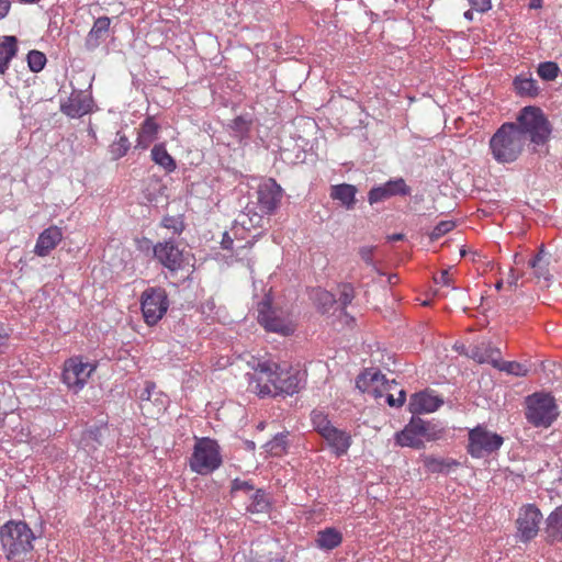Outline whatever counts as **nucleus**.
I'll use <instances>...</instances> for the list:
<instances>
[{
    "label": "nucleus",
    "mask_w": 562,
    "mask_h": 562,
    "mask_svg": "<svg viewBox=\"0 0 562 562\" xmlns=\"http://www.w3.org/2000/svg\"><path fill=\"white\" fill-rule=\"evenodd\" d=\"M385 398H386V403L391 407H401L405 403L406 393L404 390H400L397 397H395L394 394H392V393H390V391H387Z\"/></svg>",
    "instance_id": "44"
},
{
    "label": "nucleus",
    "mask_w": 562,
    "mask_h": 562,
    "mask_svg": "<svg viewBox=\"0 0 562 562\" xmlns=\"http://www.w3.org/2000/svg\"><path fill=\"white\" fill-rule=\"evenodd\" d=\"M101 429L99 427H92L85 431L83 439L100 442Z\"/></svg>",
    "instance_id": "48"
},
{
    "label": "nucleus",
    "mask_w": 562,
    "mask_h": 562,
    "mask_svg": "<svg viewBox=\"0 0 562 562\" xmlns=\"http://www.w3.org/2000/svg\"><path fill=\"white\" fill-rule=\"evenodd\" d=\"M233 244H234L233 238L229 236L228 233L225 232L223 234V238H222V241H221L222 248L223 249H232L233 248Z\"/></svg>",
    "instance_id": "54"
},
{
    "label": "nucleus",
    "mask_w": 562,
    "mask_h": 562,
    "mask_svg": "<svg viewBox=\"0 0 562 562\" xmlns=\"http://www.w3.org/2000/svg\"><path fill=\"white\" fill-rule=\"evenodd\" d=\"M502 288H503V281L501 280V281H498V282L495 284V289H496L497 291H499Z\"/></svg>",
    "instance_id": "62"
},
{
    "label": "nucleus",
    "mask_w": 562,
    "mask_h": 562,
    "mask_svg": "<svg viewBox=\"0 0 562 562\" xmlns=\"http://www.w3.org/2000/svg\"><path fill=\"white\" fill-rule=\"evenodd\" d=\"M311 422L313 424L314 430L317 431L321 436L334 427L328 419L327 414L317 409L312 411Z\"/></svg>",
    "instance_id": "33"
},
{
    "label": "nucleus",
    "mask_w": 562,
    "mask_h": 562,
    "mask_svg": "<svg viewBox=\"0 0 562 562\" xmlns=\"http://www.w3.org/2000/svg\"><path fill=\"white\" fill-rule=\"evenodd\" d=\"M396 445L401 447H412L416 449H420L424 447L422 438L417 436V432L411 428V425L407 424L405 428L395 434Z\"/></svg>",
    "instance_id": "28"
},
{
    "label": "nucleus",
    "mask_w": 562,
    "mask_h": 562,
    "mask_svg": "<svg viewBox=\"0 0 562 562\" xmlns=\"http://www.w3.org/2000/svg\"><path fill=\"white\" fill-rule=\"evenodd\" d=\"M10 335L8 330L1 325L0 326V352H3L8 348Z\"/></svg>",
    "instance_id": "50"
},
{
    "label": "nucleus",
    "mask_w": 562,
    "mask_h": 562,
    "mask_svg": "<svg viewBox=\"0 0 562 562\" xmlns=\"http://www.w3.org/2000/svg\"><path fill=\"white\" fill-rule=\"evenodd\" d=\"M222 464L220 447L210 438L198 439L190 458V468L193 472L205 475L218 469Z\"/></svg>",
    "instance_id": "5"
},
{
    "label": "nucleus",
    "mask_w": 562,
    "mask_h": 562,
    "mask_svg": "<svg viewBox=\"0 0 562 562\" xmlns=\"http://www.w3.org/2000/svg\"><path fill=\"white\" fill-rule=\"evenodd\" d=\"M258 322L267 331L289 336L294 333L295 325L282 311L273 308L270 303L261 302L258 310Z\"/></svg>",
    "instance_id": "9"
},
{
    "label": "nucleus",
    "mask_w": 562,
    "mask_h": 562,
    "mask_svg": "<svg viewBox=\"0 0 562 562\" xmlns=\"http://www.w3.org/2000/svg\"><path fill=\"white\" fill-rule=\"evenodd\" d=\"M526 418L535 427H549L558 417L554 397L546 393H535L526 398Z\"/></svg>",
    "instance_id": "4"
},
{
    "label": "nucleus",
    "mask_w": 562,
    "mask_h": 562,
    "mask_svg": "<svg viewBox=\"0 0 562 562\" xmlns=\"http://www.w3.org/2000/svg\"><path fill=\"white\" fill-rule=\"evenodd\" d=\"M435 281L437 283H442L443 285H447V286L451 285V283H452V279H451L448 270L441 271L440 277L436 278Z\"/></svg>",
    "instance_id": "51"
},
{
    "label": "nucleus",
    "mask_w": 562,
    "mask_h": 562,
    "mask_svg": "<svg viewBox=\"0 0 562 562\" xmlns=\"http://www.w3.org/2000/svg\"><path fill=\"white\" fill-rule=\"evenodd\" d=\"M457 464L458 463L456 461H450V460H445V459L429 458L426 460V467L432 473L443 472L445 470H448L451 465H457Z\"/></svg>",
    "instance_id": "38"
},
{
    "label": "nucleus",
    "mask_w": 562,
    "mask_h": 562,
    "mask_svg": "<svg viewBox=\"0 0 562 562\" xmlns=\"http://www.w3.org/2000/svg\"><path fill=\"white\" fill-rule=\"evenodd\" d=\"M154 258L171 274L184 269L186 258L183 251L173 239L157 243L153 247Z\"/></svg>",
    "instance_id": "10"
},
{
    "label": "nucleus",
    "mask_w": 562,
    "mask_h": 562,
    "mask_svg": "<svg viewBox=\"0 0 562 562\" xmlns=\"http://www.w3.org/2000/svg\"><path fill=\"white\" fill-rule=\"evenodd\" d=\"M18 53V40L15 36H4L0 44V75H4L11 59Z\"/></svg>",
    "instance_id": "27"
},
{
    "label": "nucleus",
    "mask_w": 562,
    "mask_h": 562,
    "mask_svg": "<svg viewBox=\"0 0 562 562\" xmlns=\"http://www.w3.org/2000/svg\"><path fill=\"white\" fill-rule=\"evenodd\" d=\"M382 385L385 391H392L396 386V382L387 381L383 374L373 370H366L356 380V386L361 392H367L375 398L384 396V391L379 387Z\"/></svg>",
    "instance_id": "14"
},
{
    "label": "nucleus",
    "mask_w": 562,
    "mask_h": 562,
    "mask_svg": "<svg viewBox=\"0 0 562 562\" xmlns=\"http://www.w3.org/2000/svg\"><path fill=\"white\" fill-rule=\"evenodd\" d=\"M246 562H283V559L280 557H274V558L258 557V558H250Z\"/></svg>",
    "instance_id": "52"
},
{
    "label": "nucleus",
    "mask_w": 562,
    "mask_h": 562,
    "mask_svg": "<svg viewBox=\"0 0 562 562\" xmlns=\"http://www.w3.org/2000/svg\"><path fill=\"white\" fill-rule=\"evenodd\" d=\"M35 536L24 521L9 520L0 527V542L8 560L30 552Z\"/></svg>",
    "instance_id": "2"
},
{
    "label": "nucleus",
    "mask_w": 562,
    "mask_h": 562,
    "mask_svg": "<svg viewBox=\"0 0 562 562\" xmlns=\"http://www.w3.org/2000/svg\"><path fill=\"white\" fill-rule=\"evenodd\" d=\"M464 18H465L467 20H470V21H471V20H473V13H472V11H471V10L465 11V12H464Z\"/></svg>",
    "instance_id": "61"
},
{
    "label": "nucleus",
    "mask_w": 562,
    "mask_h": 562,
    "mask_svg": "<svg viewBox=\"0 0 562 562\" xmlns=\"http://www.w3.org/2000/svg\"><path fill=\"white\" fill-rule=\"evenodd\" d=\"M357 188L349 183L331 186L330 198L337 200L347 210H353L356 204Z\"/></svg>",
    "instance_id": "21"
},
{
    "label": "nucleus",
    "mask_w": 562,
    "mask_h": 562,
    "mask_svg": "<svg viewBox=\"0 0 562 562\" xmlns=\"http://www.w3.org/2000/svg\"><path fill=\"white\" fill-rule=\"evenodd\" d=\"M27 64L33 72H38L45 67L46 56L40 50H31L27 54Z\"/></svg>",
    "instance_id": "37"
},
{
    "label": "nucleus",
    "mask_w": 562,
    "mask_h": 562,
    "mask_svg": "<svg viewBox=\"0 0 562 562\" xmlns=\"http://www.w3.org/2000/svg\"><path fill=\"white\" fill-rule=\"evenodd\" d=\"M130 147L131 143L128 138L125 135L117 133V139L114 140L110 146V153L112 155V158L119 159L123 157L127 153Z\"/></svg>",
    "instance_id": "35"
},
{
    "label": "nucleus",
    "mask_w": 562,
    "mask_h": 562,
    "mask_svg": "<svg viewBox=\"0 0 562 562\" xmlns=\"http://www.w3.org/2000/svg\"><path fill=\"white\" fill-rule=\"evenodd\" d=\"M151 159L167 172L173 171L177 167L175 159L168 154L164 144H158L153 147Z\"/></svg>",
    "instance_id": "29"
},
{
    "label": "nucleus",
    "mask_w": 562,
    "mask_h": 562,
    "mask_svg": "<svg viewBox=\"0 0 562 562\" xmlns=\"http://www.w3.org/2000/svg\"><path fill=\"white\" fill-rule=\"evenodd\" d=\"M513 87L515 92L522 98H536L540 88L531 75L520 74L513 80Z\"/></svg>",
    "instance_id": "22"
},
{
    "label": "nucleus",
    "mask_w": 562,
    "mask_h": 562,
    "mask_svg": "<svg viewBox=\"0 0 562 562\" xmlns=\"http://www.w3.org/2000/svg\"><path fill=\"white\" fill-rule=\"evenodd\" d=\"M251 125V121L247 117L239 115L235 117L231 124V127L234 132L239 135H245L249 132Z\"/></svg>",
    "instance_id": "42"
},
{
    "label": "nucleus",
    "mask_w": 562,
    "mask_h": 562,
    "mask_svg": "<svg viewBox=\"0 0 562 562\" xmlns=\"http://www.w3.org/2000/svg\"><path fill=\"white\" fill-rule=\"evenodd\" d=\"M156 389V384L154 382H146L145 389L142 391L139 398L142 401H150L151 394Z\"/></svg>",
    "instance_id": "49"
},
{
    "label": "nucleus",
    "mask_w": 562,
    "mask_h": 562,
    "mask_svg": "<svg viewBox=\"0 0 562 562\" xmlns=\"http://www.w3.org/2000/svg\"><path fill=\"white\" fill-rule=\"evenodd\" d=\"M549 255L546 252L544 247L541 246L537 255L529 260L528 266L533 270V274L537 279H543L549 282L552 276L549 272Z\"/></svg>",
    "instance_id": "26"
},
{
    "label": "nucleus",
    "mask_w": 562,
    "mask_h": 562,
    "mask_svg": "<svg viewBox=\"0 0 562 562\" xmlns=\"http://www.w3.org/2000/svg\"><path fill=\"white\" fill-rule=\"evenodd\" d=\"M469 2L479 12H486L492 8L491 0H469Z\"/></svg>",
    "instance_id": "47"
},
{
    "label": "nucleus",
    "mask_w": 562,
    "mask_h": 562,
    "mask_svg": "<svg viewBox=\"0 0 562 562\" xmlns=\"http://www.w3.org/2000/svg\"><path fill=\"white\" fill-rule=\"evenodd\" d=\"M250 247H251V244H250V243H247V244L243 245V246L239 248V252H237V255H239L240 252H244V251H246V252H247V251H249Z\"/></svg>",
    "instance_id": "60"
},
{
    "label": "nucleus",
    "mask_w": 562,
    "mask_h": 562,
    "mask_svg": "<svg viewBox=\"0 0 562 562\" xmlns=\"http://www.w3.org/2000/svg\"><path fill=\"white\" fill-rule=\"evenodd\" d=\"M544 531L549 542L562 541V505L548 516Z\"/></svg>",
    "instance_id": "25"
},
{
    "label": "nucleus",
    "mask_w": 562,
    "mask_h": 562,
    "mask_svg": "<svg viewBox=\"0 0 562 562\" xmlns=\"http://www.w3.org/2000/svg\"><path fill=\"white\" fill-rule=\"evenodd\" d=\"M529 7L531 9H540L542 7V0H531Z\"/></svg>",
    "instance_id": "59"
},
{
    "label": "nucleus",
    "mask_w": 562,
    "mask_h": 562,
    "mask_svg": "<svg viewBox=\"0 0 562 562\" xmlns=\"http://www.w3.org/2000/svg\"><path fill=\"white\" fill-rule=\"evenodd\" d=\"M341 542L342 535L334 527H327L319 530L315 538L316 547L325 551H330L337 548Z\"/></svg>",
    "instance_id": "24"
},
{
    "label": "nucleus",
    "mask_w": 562,
    "mask_h": 562,
    "mask_svg": "<svg viewBox=\"0 0 562 562\" xmlns=\"http://www.w3.org/2000/svg\"><path fill=\"white\" fill-rule=\"evenodd\" d=\"M279 378L272 389L273 396L280 394L293 395L304 387L305 384V372L301 370L281 369Z\"/></svg>",
    "instance_id": "15"
},
{
    "label": "nucleus",
    "mask_w": 562,
    "mask_h": 562,
    "mask_svg": "<svg viewBox=\"0 0 562 562\" xmlns=\"http://www.w3.org/2000/svg\"><path fill=\"white\" fill-rule=\"evenodd\" d=\"M374 249H375V247H369V246H363V247L359 248V256L368 266H374V262H373Z\"/></svg>",
    "instance_id": "46"
},
{
    "label": "nucleus",
    "mask_w": 562,
    "mask_h": 562,
    "mask_svg": "<svg viewBox=\"0 0 562 562\" xmlns=\"http://www.w3.org/2000/svg\"><path fill=\"white\" fill-rule=\"evenodd\" d=\"M518 280H519V274H517L514 269H510L509 276H508V280H507L508 286L509 288H517L518 286Z\"/></svg>",
    "instance_id": "53"
},
{
    "label": "nucleus",
    "mask_w": 562,
    "mask_h": 562,
    "mask_svg": "<svg viewBox=\"0 0 562 562\" xmlns=\"http://www.w3.org/2000/svg\"><path fill=\"white\" fill-rule=\"evenodd\" d=\"M408 424L417 432V436L422 438L423 442L437 439L442 431L437 424L424 420L420 417H412Z\"/></svg>",
    "instance_id": "23"
},
{
    "label": "nucleus",
    "mask_w": 562,
    "mask_h": 562,
    "mask_svg": "<svg viewBox=\"0 0 562 562\" xmlns=\"http://www.w3.org/2000/svg\"><path fill=\"white\" fill-rule=\"evenodd\" d=\"M153 142L154 140H147L146 137H143V134L140 132L138 133L137 147L147 148L149 146V144Z\"/></svg>",
    "instance_id": "57"
},
{
    "label": "nucleus",
    "mask_w": 562,
    "mask_h": 562,
    "mask_svg": "<svg viewBox=\"0 0 562 562\" xmlns=\"http://www.w3.org/2000/svg\"><path fill=\"white\" fill-rule=\"evenodd\" d=\"M161 225L165 228L172 229L176 234H181L184 228L183 222L172 216L164 217Z\"/></svg>",
    "instance_id": "43"
},
{
    "label": "nucleus",
    "mask_w": 562,
    "mask_h": 562,
    "mask_svg": "<svg viewBox=\"0 0 562 562\" xmlns=\"http://www.w3.org/2000/svg\"><path fill=\"white\" fill-rule=\"evenodd\" d=\"M322 437L326 440L327 445L337 457L346 454L351 446L350 435L336 427L330 428Z\"/></svg>",
    "instance_id": "20"
},
{
    "label": "nucleus",
    "mask_w": 562,
    "mask_h": 562,
    "mask_svg": "<svg viewBox=\"0 0 562 562\" xmlns=\"http://www.w3.org/2000/svg\"><path fill=\"white\" fill-rule=\"evenodd\" d=\"M169 300L161 286H149L140 295V308L147 325H156L167 313Z\"/></svg>",
    "instance_id": "6"
},
{
    "label": "nucleus",
    "mask_w": 562,
    "mask_h": 562,
    "mask_svg": "<svg viewBox=\"0 0 562 562\" xmlns=\"http://www.w3.org/2000/svg\"><path fill=\"white\" fill-rule=\"evenodd\" d=\"M559 71V66L554 61L540 63L537 68V74L546 81L554 80L558 77Z\"/></svg>",
    "instance_id": "36"
},
{
    "label": "nucleus",
    "mask_w": 562,
    "mask_h": 562,
    "mask_svg": "<svg viewBox=\"0 0 562 562\" xmlns=\"http://www.w3.org/2000/svg\"><path fill=\"white\" fill-rule=\"evenodd\" d=\"M61 239V229L57 226H49L40 234L34 252L40 257H45L60 243Z\"/></svg>",
    "instance_id": "17"
},
{
    "label": "nucleus",
    "mask_w": 562,
    "mask_h": 562,
    "mask_svg": "<svg viewBox=\"0 0 562 562\" xmlns=\"http://www.w3.org/2000/svg\"><path fill=\"white\" fill-rule=\"evenodd\" d=\"M492 366L499 371H504L515 376H526L529 371L526 364L516 361H502L501 359H493Z\"/></svg>",
    "instance_id": "31"
},
{
    "label": "nucleus",
    "mask_w": 562,
    "mask_h": 562,
    "mask_svg": "<svg viewBox=\"0 0 562 562\" xmlns=\"http://www.w3.org/2000/svg\"><path fill=\"white\" fill-rule=\"evenodd\" d=\"M247 447H248L249 449L254 450V449H255V442H254V441H248V442H247Z\"/></svg>",
    "instance_id": "63"
},
{
    "label": "nucleus",
    "mask_w": 562,
    "mask_h": 562,
    "mask_svg": "<svg viewBox=\"0 0 562 562\" xmlns=\"http://www.w3.org/2000/svg\"><path fill=\"white\" fill-rule=\"evenodd\" d=\"M247 266H248V267H251V262H250V260H249V259H248V261H247Z\"/></svg>",
    "instance_id": "64"
},
{
    "label": "nucleus",
    "mask_w": 562,
    "mask_h": 562,
    "mask_svg": "<svg viewBox=\"0 0 562 562\" xmlns=\"http://www.w3.org/2000/svg\"><path fill=\"white\" fill-rule=\"evenodd\" d=\"M111 19L108 16L98 18L86 37V48L94 50L106 38L110 31Z\"/></svg>",
    "instance_id": "19"
},
{
    "label": "nucleus",
    "mask_w": 562,
    "mask_h": 562,
    "mask_svg": "<svg viewBox=\"0 0 562 562\" xmlns=\"http://www.w3.org/2000/svg\"><path fill=\"white\" fill-rule=\"evenodd\" d=\"M355 297V289L351 284H342L339 291V297L336 301L341 310H345L347 305H349Z\"/></svg>",
    "instance_id": "39"
},
{
    "label": "nucleus",
    "mask_w": 562,
    "mask_h": 562,
    "mask_svg": "<svg viewBox=\"0 0 562 562\" xmlns=\"http://www.w3.org/2000/svg\"><path fill=\"white\" fill-rule=\"evenodd\" d=\"M319 300H321V302L323 303L324 306L331 305L334 302H336L334 300V296L329 292L322 293Z\"/></svg>",
    "instance_id": "56"
},
{
    "label": "nucleus",
    "mask_w": 562,
    "mask_h": 562,
    "mask_svg": "<svg viewBox=\"0 0 562 562\" xmlns=\"http://www.w3.org/2000/svg\"><path fill=\"white\" fill-rule=\"evenodd\" d=\"M472 358L480 363H491L493 359H501V351L491 345L482 344L472 349Z\"/></svg>",
    "instance_id": "30"
},
{
    "label": "nucleus",
    "mask_w": 562,
    "mask_h": 562,
    "mask_svg": "<svg viewBox=\"0 0 562 562\" xmlns=\"http://www.w3.org/2000/svg\"><path fill=\"white\" fill-rule=\"evenodd\" d=\"M454 222L453 221H441L440 223H438L435 228L432 229V232L429 234V237L431 240H437L439 239L440 237H442L445 234L449 233L450 231L453 229L454 227Z\"/></svg>",
    "instance_id": "41"
},
{
    "label": "nucleus",
    "mask_w": 562,
    "mask_h": 562,
    "mask_svg": "<svg viewBox=\"0 0 562 562\" xmlns=\"http://www.w3.org/2000/svg\"><path fill=\"white\" fill-rule=\"evenodd\" d=\"M387 239L390 241L403 240L404 239V234H402V233L392 234V235L387 236Z\"/></svg>",
    "instance_id": "58"
},
{
    "label": "nucleus",
    "mask_w": 562,
    "mask_h": 562,
    "mask_svg": "<svg viewBox=\"0 0 562 562\" xmlns=\"http://www.w3.org/2000/svg\"><path fill=\"white\" fill-rule=\"evenodd\" d=\"M288 434L280 432L277 434L270 441H268L263 447L266 451L272 456H280L285 452L288 447Z\"/></svg>",
    "instance_id": "32"
},
{
    "label": "nucleus",
    "mask_w": 562,
    "mask_h": 562,
    "mask_svg": "<svg viewBox=\"0 0 562 562\" xmlns=\"http://www.w3.org/2000/svg\"><path fill=\"white\" fill-rule=\"evenodd\" d=\"M94 370L95 366L88 362L83 363L77 359H69L65 362L63 381L69 389L77 393L82 390Z\"/></svg>",
    "instance_id": "12"
},
{
    "label": "nucleus",
    "mask_w": 562,
    "mask_h": 562,
    "mask_svg": "<svg viewBox=\"0 0 562 562\" xmlns=\"http://www.w3.org/2000/svg\"><path fill=\"white\" fill-rule=\"evenodd\" d=\"M92 108V98L87 91L74 89L67 101L61 102L60 111L70 117H81Z\"/></svg>",
    "instance_id": "16"
},
{
    "label": "nucleus",
    "mask_w": 562,
    "mask_h": 562,
    "mask_svg": "<svg viewBox=\"0 0 562 562\" xmlns=\"http://www.w3.org/2000/svg\"><path fill=\"white\" fill-rule=\"evenodd\" d=\"M443 401L427 392H419L411 397L409 409L413 414L431 413L442 405Z\"/></svg>",
    "instance_id": "18"
},
{
    "label": "nucleus",
    "mask_w": 562,
    "mask_h": 562,
    "mask_svg": "<svg viewBox=\"0 0 562 562\" xmlns=\"http://www.w3.org/2000/svg\"><path fill=\"white\" fill-rule=\"evenodd\" d=\"M283 196L282 188L276 182L274 179L269 178L259 184L257 190V209L260 214L254 212L252 216H249L251 210L247 207L249 217V224L251 226H262L263 214L271 215L279 207Z\"/></svg>",
    "instance_id": "3"
},
{
    "label": "nucleus",
    "mask_w": 562,
    "mask_h": 562,
    "mask_svg": "<svg viewBox=\"0 0 562 562\" xmlns=\"http://www.w3.org/2000/svg\"><path fill=\"white\" fill-rule=\"evenodd\" d=\"M269 505L266 492L259 488L251 496V502L247 506V510L250 513H265L268 510Z\"/></svg>",
    "instance_id": "34"
},
{
    "label": "nucleus",
    "mask_w": 562,
    "mask_h": 562,
    "mask_svg": "<svg viewBox=\"0 0 562 562\" xmlns=\"http://www.w3.org/2000/svg\"><path fill=\"white\" fill-rule=\"evenodd\" d=\"M503 442L501 435L488 431L483 426H476L469 431L468 452L473 458H483L497 451Z\"/></svg>",
    "instance_id": "8"
},
{
    "label": "nucleus",
    "mask_w": 562,
    "mask_h": 562,
    "mask_svg": "<svg viewBox=\"0 0 562 562\" xmlns=\"http://www.w3.org/2000/svg\"><path fill=\"white\" fill-rule=\"evenodd\" d=\"M279 363L273 361H258L254 367L255 372L248 373L249 387L260 397L272 395V389L279 380L281 371Z\"/></svg>",
    "instance_id": "7"
},
{
    "label": "nucleus",
    "mask_w": 562,
    "mask_h": 562,
    "mask_svg": "<svg viewBox=\"0 0 562 562\" xmlns=\"http://www.w3.org/2000/svg\"><path fill=\"white\" fill-rule=\"evenodd\" d=\"M542 520V513L533 505L528 504L520 508L516 519L517 538L521 542H528L539 532V525Z\"/></svg>",
    "instance_id": "11"
},
{
    "label": "nucleus",
    "mask_w": 562,
    "mask_h": 562,
    "mask_svg": "<svg viewBox=\"0 0 562 562\" xmlns=\"http://www.w3.org/2000/svg\"><path fill=\"white\" fill-rule=\"evenodd\" d=\"M412 193V189L406 184L403 178H395L381 186L371 188L368 193V201L371 205L389 200L393 196H406Z\"/></svg>",
    "instance_id": "13"
},
{
    "label": "nucleus",
    "mask_w": 562,
    "mask_h": 562,
    "mask_svg": "<svg viewBox=\"0 0 562 562\" xmlns=\"http://www.w3.org/2000/svg\"><path fill=\"white\" fill-rule=\"evenodd\" d=\"M158 128V124L151 117H147L143 122L139 132L143 134V137L147 138V140H154L156 138Z\"/></svg>",
    "instance_id": "40"
},
{
    "label": "nucleus",
    "mask_w": 562,
    "mask_h": 562,
    "mask_svg": "<svg viewBox=\"0 0 562 562\" xmlns=\"http://www.w3.org/2000/svg\"><path fill=\"white\" fill-rule=\"evenodd\" d=\"M243 491L245 493L254 491V485L249 481L235 479L232 482V493Z\"/></svg>",
    "instance_id": "45"
},
{
    "label": "nucleus",
    "mask_w": 562,
    "mask_h": 562,
    "mask_svg": "<svg viewBox=\"0 0 562 562\" xmlns=\"http://www.w3.org/2000/svg\"><path fill=\"white\" fill-rule=\"evenodd\" d=\"M551 134V125L541 109L532 105L520 110L516 122L502 124L490 139L492 157L498 164H512L522 154L528 142L544 145Z\"/></svg>",
    "instance_id": "1"
},
{
    "label": "nucleus",
    "mask_w": 562,
    "mask_h": 562,
    "mask_svg": "<svg viewBox=\"0 0 562 562\" xmlns=\"http://www.w3.org/2000/svg\"><path fill=\"white\" fill-rule=\"evenodd\" d=\"M10 10V1L9 0H0V20L3 19Z\"/></svg>",
    "instance_id": "55"
}]
</instances>
